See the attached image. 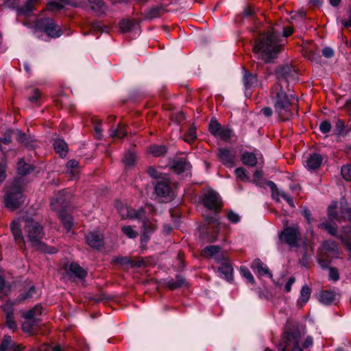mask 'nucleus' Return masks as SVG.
Returning <instances> with one entry per match:
<instances>
[{
  "mask_svg": "<svg viewBox=\"0 0 351 351\" xmlns=\"http://www.w3.org/2000/svg\"><path fill=\"white\" fill-rule=\"evenodd\" d=\"M336 298V293L331 291H325L320 294V302L326 305L332 304Z\"/></svg>",
  "mask_w": 351,
  "mask_h": 351,
  "instance_id": "26",
  "label": "nucleus"
},
{
  "mask_svg": "<svg viewBox=\"0 0 351 351\" xmlns=\"http://www.w3.org/2000/svg\"><path fill=\"white\" fill-rule=\"evenodd\" d=\"M5 171H6V165L5 162H1L0 163V183L2 182L6 176H5Z\"/></svg>",
  "mask_w": 351,
  "mask_h": 351,
  "instance_id": "56",
  "label": "nucleus"
},
{
  "mask_svg": "<svg viewBox=\"0 0 351 351\" xmlns=\"http://www.w3.org/2000/svg\"><path fill=\"white\" fill-rule=\"evenodd\" d=\"M329 278L333 281H337L339 279V273L337 269L334 267L330 268Z\"/></svg>",
  "mask_w": 351,
  "mask_h": 351,
  "instance_id": "55",
  "label": "nucleus"
},
{
  "mask_svg": "<svg viewBox=\"0 0 351 351\" xmlns=\"http://www.w3.org/2000/svg\"><path fill=\"white\" fill-rule=\"evenodd\" d=\"M322 53L326 58H330L334 55V51L330 47H325L323 49Z\"/></svg>",
  "mask_w": 351,
  "mask_h": 351,
  "instance_id": "61",
  "label": "nucleus"
},
{
  "mask_svg": "<svg viewBox=\"0 0 351 351\" xmlns=\"http://www.w3.org/2000/svg\"><path fill=\"white\" fill-rule=\"evenodd\" d=\"M40 96V93L38 90H34L32 93V95L29 97V100L31 102H36L38 101Z\"/></svg>",
  "mask_w": 351,
  "mask_h": 351,
  "instance_id": "60",
  "label": "nucleus"
},
{
  "mask_svg": "<svg viewBox=\"0 0 351 351\" xmlns=\"http://www.w3.org/2000/svg\"><path fill=\"white\" fill-rule=\"evenodd\" d=\"M135 155L132 152H127L123 158V162L126 167H131L134 165L135 162Z\"/></svg>",
  "mask_w": 351,
  "mask_h": 351,
  "instance_id": "41",
  "label": "nucleus"
},
{
  "mask_svg": "<svg viewBox=\"0 0 351 351\" xmlns=\"http://www.w3.org/2000/svg\"><path fill=\"white\" fill-rule=\"evenodd\" d=\"M251 267L259 276H268L269 278H272V274L268 267L259 259L254 260Z\"/></svg>",
  "mask_w": 351,
  "mask_h": 351,
  "instance_id": "13",
  "label": "nucleus"
},
{
  "mask_svg": "<svg viewBox=\"0 0 351 351\" xmlns=\"http://www.w3.org/2000/svg\"><path fill=\"white\" fill-rule=\"evenodd\" d=\"M86 238L88 245L91 247L98 249L104 245L103 235L96 231L89 232Z\"/></svg>",
  "mask_w": 351,
  "mask_h": 351,
  "instance_id": "11",
  "label": "nucleus"
},
{
  "mask_svg": "<svg viewBox=\"0 0 351 351\" xmlns=\"http://www.w3.org/2000/svg\"><path fill=\"white\" fill-rule=\"evenodd\" d=\"M36 25L51 38H58L62 34L60 27L52 19H44L38 20Z\"/></svg>",
  "mask_w": 351,
  "mask_h": 351,
  "instance_id": "7",
  "label": "nucleus"
},
{
  "mask_svg": "<svg viewBox=\"0 0 351 351\" xmlns=\"http://www.w3.org/2000/svg\"><path fill=\"white\" fill-rule=\"evenodd\" d=\"M11 132L8 131L4 135L3 138H0V150L3 152L2 144L8 145L11 142Z\"/></svg>",
  "mask_w": 351,
  "mask_h": 351,
  "instance_id": "52",
  "label": "nucleus"
},
{
  "mask_svg": "<svg viewBox=\"0 0 351 351\" xmlns=\"http://www.w3.org/2000/svg\"><path fill=\"white\" fill-rule=\"evenodd\" d=\"M280 40L278 32L273 28L269 32L261 35L254 45V51L265 62H271L280 50Z\"/></svg>",
  "mask_w": 351,
  "mask_h": 351,
  "instance_id": "2",
  "label": "nucleus"
},
{
  "mask_svg": "<svg viewBox=\"0 0 351 351\" xmlns=\"http://www.w3.org/2000/svg\"><path fill=\"white\" fill-rule=\"evenodd\" d=\"M144 213L143 209H139L136 211L134 214L128 213L127 217L134 219H141Z\"/></svg>",
  "mask_w": 351,
  "mask_h": 351,
  "instance_id": "59",
  "label": "nucleus"
},
{
  "mask_svg": "<svg viewBox=\"0 0 351 351\" xmlns=\"http://www.w3.org/2000/svg\"><path fill=\"white\" fill-rule=\"evenodd\" d=\"M259 156L261 154L255 152H244L241 155V160L244 165L254 167L257 164Z\"/></svg>",
  "mask_w": 351,
  "mask_h": 351,
  "instance_id": "18",
  "label": "nucleus"
},
{
  "mask_svg": "<svg viewBox=\"0 0 351 351\" xmlns=\"http://www.w3.org/2000/svg\"><path fill=\"white\" fill-rule=\"evenodd\" d=\"M48 9L51 11L62 9L63 5L59 0H51L47 3Z\"/></svg>",
  "mask_w": 351,
  "mask_h": 351,
  "instance_id": "46",
  "label": "nucleus"
},
{
  "mask_svg": "<svg viewBox=\"0 0 351 351\" xmlns=\"http://www.w3.org/2000/svg\"><path fill=\"white\" fill-rule=\"evenodd\" d=\"M306 332L303 328H296L291 331L285 332L278 345V351H303L300 347L308 348L313 345V340L311 337H306L303 342L302 337Z\"/></svg>",
  "mask_w": 351,
  "mask_h": 351,
  "instance_id": "3",
  "label": "nucleus"
},
{
  "mask_svg": "<svg viewBox=\"0 0 351 351\" xmlns=\"http://www.w3.org/2000/svg\"><path fill=\"white\" fill-rule=\"evenodd\" d=\"M302 215L308 221V223H311L313 219L311 217V213L309 210L305 208L302 211Z\"/></svg>",
  "mask_w": 351,
  "mask_h": 351,
  "instance_id": "62",
  "label": "nucleus"
},
{
  "mask_svg": "<svg viewBox=\"0 0 351 351\" xmlns=\"http://www.w3.org/2000/svg\"><path fill=\"white\" fill-rule=\"evenodd\" d=\"M17 169L19 173L22 176H25L32 171L30 165L25 163L23 160H19L17 163Z\"/></svg>",
  "mask_w": 351,
  "mask_h": 351,
  "instance_id": "35",
  "label": "nucleus"
},
{
  "mask_svg": "<svg viewBox=\"0 0 351 351\" xmlns=\"http://www.w3.org/2000/svg\"><path fill=\"white\" fill-rule=\"evenodd\" d=\"M189 166V164L185 160H178L173 164V169L178 173L183 172Z\"/></svg>",
  "mask_w": 351,
  "mask_h": 351,
  "instance_id": "39",
  "label": "nucleus"
},
{
  "mask_svg": "<svg viewBox=\"0 0 351 351\" xmlns=\"http://www.w3.org/2000/svg\"><path fill=\"white\" fill-rule=\"evenodd\" d=\"M242 276L245 278L251 284L254 283V278L251 274L250 271L245 267H241L240 269Z\"/></svg>",
  "mask_w": 351,
  "mask_h": 351,
  "instance_id": "47",
  "label": "nucleus"
},
{
  "mask_svg": "<svg viewBox=\"0 0 351 351\" xmlns=\"http://www.w3.org/2000/svg\"><path fill=\"white\" fill-rule=\"evenodd\" d=\"M24 234L33 247L48 254L56 252V248L48 247L41 241L44 237L43 227L34 219H27L25 220Z\"/></svg>",
  "mask_w": 351,
  "mask_h": 351,
  "instance_id": "4",
  "label": "nucleus"
},
{
  "mask_svg": "<svg viewBox=\"0 0 351 351\" xmlns=\"http://www.w3.org/2000/svg\"><path fill=\"white\" fill-rule=\"evenodd\" d=\"M121 230L130 239H134L138 236V232L134 230L131 226H123Z\"/></svg>",
  "mask_w": 351,
  "mask_h": 351,
  "instance_id": "40",
  "label": "nucleus"
},
{
  "mask_svg": "<svg viewBox=\"0 0 351 351\" xmlns=\"http://www.w3.org/2000/svg\"><path fill=\"white\" fill-rule=\"evenodd\" d=\"M40 351H61L60 346L50 347L49 346H45L41 348Z\"/></svg>",
  "mask_w": 351,
  "mask_h": 351,
  "instance_id": "64",
  "label": "nucleus"
},
{
  "mask_svg": "<svg viewBox=\"0 0 351 351\" xmlns=\"http://www.w3.org/2000/svg\"><path fill=\"white\" fill-rule=\"evenodd\" d=\"M341 175L346 180L351 181V165L342 167Z\"/></svg>",
  "mask_w": 351,
  "mask_h": 351,
  "instance_id": "50",
  "label": "nucleus"
},
{
  "mask_svg": "<svg viewBox=\"0 0 351 351\" xmlns=\"http://www.w3.org/2000/svg\"><path fill=\"white\" fill-rule=\"evenodd\" d=\"M218 156L221 162L228 166L232 167L235 158V152L226 148H220L218 150Z\"/></svg>",
  "mask_w": 351,
  "mask_h": 351,
  "instance_id": "10",
  "label": "nucleus"
},
{
  "mask_svg": "<svg viewBox=\"0 0 351 351\" xmlns=\"http://www.w3.org/2000/svg\"><path fill=\"white\" fill-rule=\"evenodd\" d=\"M69 199V197H66L65 192L62 191L53 197L51 202V208L59 213L60 220L67 231L71 230L73 224L71 216L64 213Z\"/></svg>",
  "mask_w": 351,
  "mask_h": 351,
  "instance_id": "5",
  "label": "nucleus"
},
{
  "mask_svg": "<svg viewBox=\"0 0 351 351\" xmlns=\"http://www.w3.org/2000/svg\"><path fill=\"white\" fill-rule=\"evenodd\" d=\"M40 0H27L25 5L19 7L17 12L21 15H29L34 10V6L40 2Z\"/></svg>",
  "mask_w": 351,
  "mask_h": 351,
  "instance_id": "22",
  "label": "nucleus"
},
{
  "mask_svg": "<svg viewBox=\"0 0 351 351\" xmlns=\"http://www.w3.org/2000/svg\"><path fill=\"white\" fill-rule=\"evenodd\" d=\"M67 274L71 276L77 277L78 278H84L87 275L86 271L75 263L70 264Z\"/></svg>",
  "mask_w": 351,
  "mask_h": 351,
  "instance_id": "19",
  "label": "nucleus"
},
{
  "mask_svg": "<svg viewBox=\"0 0 351 351\" xmlns=\"http://www.w3.org/2000/svg\"><path fill=\"white\" fill-rule=\"evenodd\" d=\"M311 293V289L306 285H304L300 291V302L305 304L308 300Z\"/></svg>",
  "mask_w": 351,
  "mask_h": 351,
  "instance_id": "32",
  "label": "nucleus"
},
{
  "mask_svg": "<svg viewBox=\"0 0 351 351\" xmlns=\"http://www.w3.org/2000/svg\"><path fill=\"white\" fill-rule=\"evenodd\" d=\"M218 271L221 278L230 281L232 279L233 269L232 266L227 263H223L218 269Z\"/></svg>",
  "mask_w": 351,
  "mask_h": 351,
  "instance_id": "23",
  "label": "nucleus"
},
{
  "mask_svg": "<svg viewBox=\"0 0 351 351\" xmlns=\"http://www.w3.org/2000/svg\"><path fill=\"white\" fill-rule=\"evenodd\" d=\"M23 348H21L20 345L12 343L10 336L5 335L0 345V351H22Z\"/></svg>",
  "mask_w": 351,
  "mask_h": 351,
  "instance_id": "15",
  "label": "nucleus"
},
{
  "mask_svg": "<svg viewBox=\"0 0 351 351\" xmlns=\"http://www.w3.org/2000/svg\"><path fill=\"white\" fill-rule=\"evenodd\" d=\"M269 185L271 186L272 190V197L277 201L280 200V197L283 198L287 202V203L292 207H293V202L292 199L284 191H280L278 189L276 185L272 182H270Z\"/></svg>",
  "mask_w": 351,
  "mask_h": 351,
  "instance_id": "17",
  "label": "nucleus"
},
{
  "mask_svg": "<svg viewBox=\"0 0 351 351\" xmlns=\"http://www.w3.org/2000/svg\"><path fill=\"white\" fill-rule=\"evenodd\" d=\"M203 203L206 208L215 211H217L221 207L220 197L214 191H208L205 194Z\"/></svg>",
  "mask_w": 351,
  "mask_h": 351,
  "instance_id": "9",
  "label": "nucleus"
},
{
  "mask_svg": "<svg viewBox=\"0 0 351 351\" xmlns=\"http://www.w3.org/2000/svg\"><path fill=\"white\" fill-rule=\"evenodd\" d=\"M337 202H332L328 208V217L330 220H334L337 219Z\"/></svg>",
  "mask_w": 351,
  "mask_h": 351,
  "instance_id": "44",
  "label": "nucleus"
},
{
  "mask_svg": "<svg viewBox=\"0 0 351 351\" xmlns=\"http://www.w3.org/2000/svg\"><path fill=\"white\" fill-rule=\"evenodd\" d=\"M23 201L21 189L15 184L10 187L4 197L5 206L10 210H16Z\"/></svg>",
  "mask_w": 351,
  "mask_h": 351,
  "instance_id": "6",
  "label": "nucleus"
},
{
  "mask_svg": "<svg viewBox=\"0 0 351 351\" xmlns=\"http://www.w3.org/2000/svg\"><path fill=\"white\" fill-rule=\"evenodd\" d=\"M289 70L288 66L282 68V71L278 74V82L271 92L274 101L275 112L280 121H287L292 117L289 98L283 90L284 86L288 87L289 76L285 74Z\"/></svg>",
  "mask_w": 351,
  "mask_h": 351,
  "instance_id": "1",
  "label": "nucleus"
},
{
  "mask_svg": "<svg viewBox=\"0 0 351 351\" xmlns=\"http://www.w3.org/2000/svg\"><path fill=\"white\" fill-rule=\"evenodd\" d=\"M186 285V280L180 276H178L176 280L171 279L167 282V285L171 289H176Z\"/></svg>",
  "mask_w": 351,
  "mask_h": 351,
  "instance_id": "29",
  "label": "nucleus"
},
{
  "mask_svg": "<svg viewBox=\"0 0 351 351\" xmlns=\"http://www.w3.org/2000/svg\"><path fill=\"white\" fill-rule=\"evenodd\" d=\"M228 218L232 223H237L240 221L239 215L234 212H230L228 214Z\"/></svg>",
  "mask_w": 351,
  "mask_h": 351,
  "instance_id": "57",
  "label": "nucleus"
},
{
  "mask_svg": "<svg viewBox=\"0 0 351 351\" xmlns=\"http://www.w3.org/2000/svg\"><path fill=\"white\" fill-rule=\"evenodd\" d=\"M156 195L162 197H170L172 193L169 183L167 180L158 182L155 187Z\"/></svg>",
  "mask_w": 351,
  "mask_h": 351,
  "instance_id": "12",
  "label": "nucleus"
},
{
  "mask_svg": "<svg viewBox=\"0 0 351 351\" xmlns=\"http://www.w3.org/2000/svg\"><path fill=\"white\" fill-rule=\"evenodd\" d=\"M300 237L298 227L294 226L284 228L280 235V239L290 247H296Z\"/></svg>",
  "mask_w": 351,
  "mask_h": 351,
  "instance_id": "8",
  "label": "nucleus"
},
{
  "mask_svg": "<svg viewBox=\"0 0 351 351\" xmlns=\"http://www.w3.org/2000/svg\"><path fill=\"white\" fill-rule=\"evenodd\" d=\"M295 279L294 277H291L289 278L288 281L286 282L285 285V291L287 293L291 291V287L293 284L295 282Z\"/></svg>",
  "mask_w": 351,
  "mask_h": 351,
  "instance_id": "58",
  "label": "nucleus"
},
{
  "mask_svg": "<svg viewBox=\"0 0 351 351\" xmlns=\"http://www.w3.org/2000/svg\"><path fill=\"white\" fill-rule=\"evenodd\" d=\"M221 128L222 127L216 120H211L209 125V131L213 135L217 136Z\"/></svg>",
  "mask_w": 351,
  "mask_h": 351,
  "instance_id": "43",
  "label": "nucleus"
},
{
  "mask_svg": "<svg viewBox=\"0 0 351 351\" xmlns=\"http://www.w3.org/2000/svg\"><path fill=\"white\" fill-rule=\"evenodd\" d=\"M91 8L98 13H102L106 10L105 3L103 0H93L91 2Z\"/></svg>",
  "mask_w": 351,
  "mask_h": 351,
  "instance_id": "37",
  "label": "nucleus"
},
{
  "mask_svg": "<svg viewBox=\"0 0 351 351\" xmlns=\"http://www.w3.org/2000/svg\"><path fill=\"white\" fill-rule=\"evenodd\" d=\"M114 261L121 265H130L131 267H141L142 265L141 262H134L130 260L128 257H117Z\"/></svg>",
  "mask_w": 351,
  "mask_h": 351,
  "instance_id": "30",
  "label": "nucleus"
},
{
  "mask_svg": "<svg viewBox=\"0 0 351 351\" xmlns=\"http://www.w3.org/2000/svg\"><path fill=\"white\" fill-rule=\"evenodd\" d=\"M234 136V132L228 128H222L216 137L223 141H228Z\"/></svg>",
  "mask_w": 351,
  "mask_h": 351,
  "instance_id": "33",
  "label": "nucleus"
},
{
  "mask_svg": "<svg viewBox=\"0 0 351 351\" xmlns=\"http://www.w3.org/2000/svg\"><path fill=\"white\" fill-rule=\"evenodd\" d=\"M10 228L13 236L14 237L15 241L20 243H23L24 238L22 234V231L21 230V225L19 222V220L13 221L10 224Z\"/></svg>",
  "mask_w": 351,
  "mask_h": 351,
  "instance_id": "21",
  "label": "nucleus"
},
{
  "mask_svg": "<svg viewBox=\"0 0 351 351\" xmlns=\"http://www.w3.org/2000/svg\"><path fill=\"white\" fill-rule=\"evenodd\" d=\"M243 80L246 89L256 88L261 84L257 75L250 72L245 71Z\"/></svg>",
  "mask_w": 351,
  "mask_h": 351,
  "instance_id": "14",
  "label": "nucleus"
},
{
  "mask_svg": "<svg viewBox=\"0 0 351 351\" xmlns=\"http://www.w3.org/2000/svg\"><path fill=\"white\" fill-rule=\"evenodd\" d=\"M322 157L319 154H313L308 156L305 160V167L311 170L318 168L322 162Z\"/></svg>",
  "mask_w": 351,
  "mask_h": 351,
  "instance_id": "16",
  "label": "nucleus"
},
{
  "mask_svg": "<svg viewBox=\"0 0 351 351\" xmlns=\"http://www.w3.org/2000/svg\"><path fill=\"white\" fill-rule=\"evenodd\" d=\"M330 129L331 125L328 121H322L319 125V130L322 133H328L330 131Z\"/></svg>",
  "mask_w": 351,
  "mask_h": 351,
  "instance_id": "53",
  "label": "nucleus"
},
{
  "mask_svg": "<svg viewBox=\"0 0 351 351\" xmlns=\"http://www.w3.org/2000/svg\"><path fill=\"white\" fill-rule=\"evenodd\" d=\"M319 227L322 229L326 230L331 235H333V236L336 235V233H337L336 227L330 223H328V222L321 223L319 225Z\"/></svg>",
  "mask_w": 351,
  "mask_h": 351,
  "instance_id": "42",
  "label": "nucleus"
},
{
  "mask_svg": "<svg viewBox=\"0 0 351 351\" xmlns=\"http://www.w3.org/2000/svg\"><path fill=\"white\" fill-rule=\"evenodd\" d=\"M136 24L134 20H122L119 23V27L123 32H130Z\"/></svg>",
  "mask_w": 351,
  "mask_h": 351,
  "instance_id": "38",
  "label": "nucleus"
},
{
  "mask_svg": "<svg viewBox=\"0 0 351 351\" xmlns=\"http://www.w3.org/2000/svg\"><path fill=\"white\" fill-rule=\"evenodd\" d=\"M34 293H35V287L32 286V287H31L29 288V289L27 291H26L24 293L21 294L18 297L16 301L17 302H21V301H23V300L27 299V298H31L33 295V294Z\"/></svg>",
  "mask_w": 351,
  "mask_h": 351,
  "instance_id": "51",
  "label": "nucleus"
},
{
  "mask_svg": "<svg viewBox=\"0 0 351 351\" xmlns=\"http://www.w3.org/2000/svg\"><path fill=\"white\" fill-rule=\"evenodd\" d=\"M6 326L10 329H14L16 327V324L13 318V313L12 311H8L5 317Z\"/></svg>",
  "mask_w": 351,
  "mask_h": 351,
  "instance_id": "49",
  "label": "nucleus"
},
{
  "mask_svg": "<svg viewBox=\"0 0 351 351\" xmlns=\"http://www.w3.org/2000/svg\"><path fill=\"white\" fill-rule=\"evenodd\" d=\"M196 138V130L195 127H191L184 136V141L187 143L192 142Z\"/></svg>",
  "mask_w": 351,
  "mask_h": 351,
  "instance_id": "48",
  "label": "nucleus"
},
{
  "mask_svg": "<svg viewBox=\"0 0 351 351\" xmlns=\"http://www.w3.org/2000/svg\"><path fill=\"white\" fill-rule=\"evenodd\" d=\"M148 152L153 156L158 157L165 154L167 148L164 145H153L149 147Z\"/></svg>",
  "mask_w": 351,
  "mask_h": 351,
  "instance_id": "31",
  "label": "nucleus"
},
{
  "mask_svg": "<svg viewBox=\"0 0 351 351\" xmlns=\"http://www.w3.org/2000/svg\"><path fill=\"white\" fill-rule=\"evenodd\" d=\"M234 173L237 179L241 181H247L249 180V177L247 175L246 170L243 167L237 168L234 170Z\"/></svg>",
  "mask_w": 351,
  "mask_h": 351,
  "instance_id": "45",
  "label": "nucleus"
},
{
  "mask_svg": "<svg viewBox=\"0 0 351 351\" xmlns=\"http://www.w3.org/2000/svg\"><path fill=\"white\" fill-rule=\"evenodd\" d=\"M165 12L162 7H154L145 12V18L147 19H154L160 17Z\"/></svg>",
  "mask_w": 351,
  "mask_h": 351,
  "instance_id": "27",
  "label": "nucleus"
},
{
  "mask_svg": "<svg viewBox=\"0 0 351 351\" xmlns=\"http://www.w3.org/2000/svg\"><path fill=\"white\" fill-rule=\"evenodd\" d=\"M41 309L42 307L40 306L36 305L34 308L25 312L23 314V317L27 320L34 319L36 315L41 314Z\"/></svg>",
  "mask_w": 351,
  "mask_h": 351,
  "instance_id": "34",
  "label": "nucleus"
},
{
  "mask_svg": "<svg viewBox=\"0 0 351 351\" xmlns=\"http://www.w3.org/2000/svg\"><path fill=\"white\" fill-rule=\"evenodd\" d=\"M221 248L217 245H208L206 247L202 254L205 257H213L219 259Z\"/></svg>",
  "mask_w": 351,
  "mask_h": 351,
  "instance_id": "24",
  "label": "nucleus"
},
{
  "mask_svg": "<svg viewBox=\"0 0 351 351\" xmlns=\"http://www.w3.org/2000/svg\"><path fill=\"white\" fill-rule=\"evenodd\" d=\"M254 9L251 7V6H248L247 8H245L244 11H243V14L245 16H251L254 14Z\"/></svg>",
  "mask_w": 351,
  "mask_h": 351,
  "instance_id": "63",
  "label": "nucleus"
},
{
  "mask_svg": "<svg viewBox=\"0 0 351 351\" xmlns=\"http://www.w3.org/2000/svg\"><path fill=\"white\" fill-rule=\"evenodd\" d=\"M79 162L75 160H71L66 164L67 173H69L73 177L78 173Z\"/></svg>",
  "mask_w": 351,
  "mask_h": 351,
  "instance_id": "36",
  "label": "nucleus"
},
{
  "mask_svg": "<svg viewBox=\"0 0 351 351\" xmlns=\"http://www.w3.org/2000/svg\"><path fill=\"white\" fill-rule=\"evenodd\" d=\"M53 147L56 153L60 156H65L67 154L68 147L64 141L60 138L56 139L53 143Z\"/></svg>",
  "mask_w": 351,
  "mask_h": 351,
  "instance_id": "25",
  "label": "nucleus"
},
{
  "mask_svg": "<svg viewBox=\"0 0 351 351\" xmlns=\"http://www.w3.org/2000/svg\"><path fill=\"white\" fill-rule=\"evenodd\" d=\"M143 233L141 237V241L147 242L149 239L148 234L153 232L156 230V226L154 221L150 220H145L143 221Z\"/></svg>",
  "mask_w": 351,
  "mask_h": 351,
  "instance_id": "20",
  "label": "nucleus"
},
{
  "mask_svg": "<svg viewBox=\"0 0 351 351\" xmlns=\"http://www.w3.org/2000/svg\"><path fill=\"white\" fill-rule=\"evenodd\" d=\"M110 135L113 138H123L127 135L125 126L123 125L119 124L117 128L111 129Z\"/></svg>",
  "mask_w": 351,
  "mask_h": 351,
  "instance_id": "28",
  "label": "nucleus"
},
{
  "mask_svg": "<svg viewBox=\"0 0 351 351\" xmlns=\"http://www.w3.org/2000/svg\"><path fill=\"white\" fill-rule=\"evenodd\" d=\"M94 130L97 135V138H101L102 136V129L101 125L98 120L94 122Z\"/></svg>",
  "mask_w": 351,
  "mask_h": 351,
  "instance_id": "54",
  "label": "nucleus"
}]
</instances>
